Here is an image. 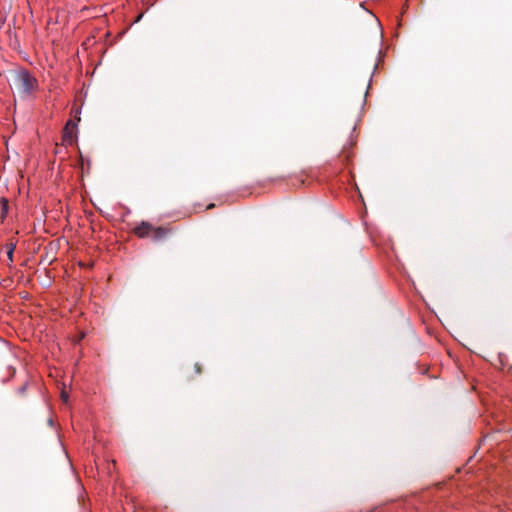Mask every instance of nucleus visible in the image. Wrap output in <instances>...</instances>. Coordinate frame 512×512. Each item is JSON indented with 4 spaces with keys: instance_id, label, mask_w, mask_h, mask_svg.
Returning <instances> with one entry per match:
<instances>
[{
    "instance_id": "nucleus-2",
    "label": "nucleus",
    "mask_w": 512,
    "mask_h": 512,
    "mask_svg": "<svg viewBox=\"0 0 512 512\" xmlns=\"http://www.w3.org/2000/svg\"><path fill=\"white\" fill-rule=\"evenodd\" d=\"M19 76L25 92L31 93L37 88L36 78L30 75L27 71L21 72Z\"/></svg>"
},
{
    "instance_id": "nucleus-1",
    "label": "nucleus",
    "mask_w": 512,
    "mask_h": 512,
    "mask_svg": "<svg viewBox=\"0 0 512 512\" xmlns=\"http://www.w3.org/2000/svg\"><path fill=\"white\" fill-rule=\"evenodd\" d=\"M133 232L138 238L150 237L154 241H159L165 238L170 233V230L165 227L154 226L147 221H142L134 227Z\"/></svg>"
},
{
    "instance_id": "nucleus-6",
    "label": "nucleus",
    "mask_w": 512,
    "mask_h": 512,
    "mask_svg": "<svg viewBox=\"0 0 512 512\" xmlns=\"http://www.w3.org/2000/svg\"><path fill=\"white\" fill-rule=\"evenodd\" d=\"M194 368H195L196 374H200L201 373L202 369H201V365L200 364L196 363L194 365Z\"/></svg>"
},
{
    "instance_id": "nucleus-8",
    "label": "nucleus",
    "mask_w": 512,
    "mask_h": 512,
    "mask_svg": "<svg viewBox=\"0 0 512 512\" xmlns=\"http://www.w3.org/2000/svg\"><path fill=\"white\" fill-rule=\"evenodd\" d=\"M214 207H215V204L211 203V204H209V205L206 207V209H212V208H214Z\"/></svg>"
},
{
    "instance_id": "nucleus-3",
    "label": "nucleus",
    "mask_w": 512,
    "mask_h": 512,
    "mask_svg": "<svg viewBox=\"0 0 512 512\" xmlns=\"http://www.w3.org/2000/svg\"><path fill=\"white\" fill-rule=\"evenodd\" d=\"M75 128V125L72 124L71 121H69L65 128H64V140L67 141V138H69V142H72L73 140V130Z\"/></svg>"
},
{
    "instance_id": "nucleus-7",
    "label": "nucleus",
    "mask_w": 512,
    "mask_h": 512,
    "mask_svg": "<svg viewBox=\"0 0 512 512\" xmlns=\"http://www.w3.org/2000/svg\"><path fill=\"white\" fill-rule=\"evenodd\" d=\"M61 396H62V398H63V400H64V401H67V398H68L67 394H65L64 392H62Z\"/></svg>"
},
{
    "instance_id": "nucleus-4",
    "label": "nucleus",
    "mask_w": 512,
    "mask_h": 512,
    "mask_svg": "<svg viewBox=\"0 0 512 512\" xmlns=\"http://www.w3.org/2000/svg\"><path fill=\"white\" fill-rule=\"evenodd\" d=\"M0 203L2 207V216L5 217L8 211V201L5 198H1Z\"/></svg>"
},
{
    "instance_id": "nucleus-5",
    "label": "nucleus",
    "mask_w": 512,
    "mask_h": 512,
    "mask_svg": "<svg viewBox=\"0 0 512 512\" xmlns=\"http://www.w3.org/2000/svg\"><path fill=\"white\" fill-rule=\"evenodd\" d=\"M13 252H14V246L11 245L8 252H7V256L9 258L10 261H12V258H13Z\"/></svg>"
}]
</instances>
